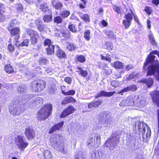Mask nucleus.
I'll return each mask as SVG.
<instances>
[{"instance_id":"nucleus-1","label":"nucleus","mask_w":159,"mask_h":159,"mask_svg":"<svg viewBox=\"0 0 159 159\" xmlns=\"http://www.w3.org/2000/svg\"><path fill=\"white\" fill-rule=\"evenodd\" d=\"M154 54L157 55L159 58V52L157 51H153L148 55L146 62L144 64V70H159V64L157 60H155V56Z\"/></svg>"},{"instance_id":"nucleus-2","label":"nucleus","mask_w":159,"mask_h":159,"mask_svg":"<svg viewBox=\"0 0 159 159\" xmlns=\"http://www.w3.org/2000/svg\"><path fill=\"white\" fill-rule=\"evenodd\" d=\"M146 126V124L143 122H141L139 121L136 122L133 126L134 133H131L129 134V138L131 141H136L137 137L136 130V126L139 131L140 133L142 135H144L145 132V129L144 126Z\"/></svg>"},{"instance_id":"nucleus-3","label":"nucleus","mask_w":159,"mask_h":159,"mask_svg":"<svg viewBox=\"0 0 159 159\" xmlns=\"http://www.w3.org/2000/svg\"><path fill=\"white\" fill-rule=\"evenodd\" d=\"M51 143L54 148L63 153L66 152L63 148L64 144L60 140V136L58 135H54L52 136L50 140Z\"/></svg>"},{"instance_id":"nucleus-4","label":"nucleus","mask_w":159,"mask_h":159,"mask_svg":"<svg viewBox=\"0 0 159 159\" xmlns=\"http://www.w3.org/2000/svg\"><path fill=\"white\" fill-rule=\"evenodd\" d=\"M46 82L43 80H36L32 81L29 84L30 89L34 92H39L45 87Z\"/></svg>"},{"instance_id":"nucleus-5","label":"nucleus","mask_w":159,"mask_h":159,"mask_svg":"<svg viewBox=\"0 0 159 159\" xmlns=\"http://www.w3.org/2000/svg\"><path fill=\"white\" fill-rule=\"evenodd\" d=\"M52 106L51 104H47L43 107L38 112L37 115L39 120L46 119L52 113Z\"/></svg>"},{"instance_id":"nucleus-6","label":"nucleus","mask_w":159,"mask_h":159,"mask_svg":"<svg viewBox=\"0 0 159 159\" xmlns=\"http://www.w3.org/2000/svg\"><path fill=\"white\" fill-rule=\"evenodd\" d=\"M119 142V138L113 135L111 136L105 143V146L111 150H113Z\"/></svg>"},{"instance_id":"nucleus-7","label":"nucleus","mask_w":159,"mask_h":159,"mask_svg":"<svg viewBox=\"0 0 159 159\" xmlns=\"http://www.w3.org/2000/svg\"><path fill=\"white\" fill-rule=\"evenodd\" d=\"M9 111L11 114L13 115H19L23 112L25 110L24 105H13L11 106L9 108Z\"/></svg>"},{"instance_id":"nucleus-8","label":"nucleus","mask_w":159,"mask_h":159,"mask_svg":"<svg viewBox=\"0 0 159 159\" xmlns=\"http://www.w3.org/2000/svg\"><path fill=\"white\" fill-rule=\"evenodd\" d=\"M23 137L22 136H17L15 138V143L18 148L22 151L27 147L28 145L27 143L24 142L23 141Z\"/></svg>"},{"instance_id":"nucleus-9","label":"nucleus","mask_w":159,"mask_h":159,"mask_svg":"<svg viewBox=\"0 0 159 159\" xmlns=\"http://www.w3.org/2000/svg\"><path fill=\"white\" fill-rule=\"evenodd\" d=\"M100 138L98 135L97 136H93L87 142V144L90 146L97 147L100 143Z\"/></svg>"},{"instance_id":"nucleus-10","label":"nucleus","mask_w":159,"mask_h":159,"mask_svg":"<svg viewBox=\"0 0 159 159\" xmlns=\"http://www.w3.org/2000/svg\"><path fill=\"white\" fill-rule=\"evenodd\" d=\"M135 96H128L126 99L123 100L119 104V105L121 107L134 105L135 103L134 99H135Z\"/></svg>"},{"instance_id":"nucleus-11","label":"nucleus","mask_w":159,"mask_h":159,"mask_svg":"<svg viewBox=\"0 0 159 159\" xmlns=\"http://www.w3.org/2000/svg\"><path fill=\"white\" fill-rule=\"evenodd\" d=\"M135 103L136 106L143 107L146 105V100L145 98L143 97H139V95L136 96Z\"/></svg>"},{"instance_id":"nucleus-12","label":"nucleus","mask_w":159,"mask_h":159,"mask_svg":"<svg viewBox=\"0 0 159 159\" xmlns=\"http://www.w3.org/2000/svg\"><path fill=\"white\" fill-rule=\"evenodd\" d=\"M153 102L156 104L158 107H159V91L155 90L150 93Z\"/></svg>"},{"instance_id":"nucleus-13","label":"nucleus","mask_w":159,"mask_h":159,"mask_svg":"<svg viewBox=\"0 0 159 159\" xmlns=\"http://www.w3.org/2000/svg\"><path fill=\"white\" fill-rule=\"evenodd\" d=\"M25 134L28 139H33L35 136V133L33 129L29 127H27L25 129Z\"/></svg>"},{"instance_id":"nucleus-14","label":"nucleus","mask_w":159,"mask_h":159,"mask_svg":"<svg viewBox=\"0 0 159 159\" xmlns=\"http://www.w3.org/2000/svg\"><path fill=\"white\" fill-rule=\"evenodd\" d=\"M115 93V91L106 92L104 90H102L97 94L95 96V98H98L102 97H110L112 96Z\"/></svg>"},{"instance_id":"nucleus-15","label":"nucleus","mask_w":159,"mask_h":159,"mask_svg":"<svg viewBox=\"0 0 159 159\" xmlns=\"http://www.w3.org/2000/svg\"><path fill=\"white\" fill-rule=\"evenodd\" d=\"M75 111L74 108L72 106H69L62 112L61 115V118H64L69 114L72 113Z\"/></svg>"},{"instance_id":"nucleus-16","label":"nucleus","mask_w":159,"mask_h":159,"mask_svg":"<svg viewBox=\"0 0 159 159\" xmlns=\"http://www.w3.org/2000/svg\"><path fill=\"white\" fill-rule=\"evenodd\" d=\"M102 101L101 100H99L97 101H93L88 103V107L89 108L93 107H97L102 103Z\"/></svg>"},{"instance_id":"nucleus-17","label":"nucleus","mask_w":159,"mask_h":159,"mask_svg":"<svg viewBox=\"0 0 159 159\" xmlns=\"http://www.w3.org/2000/svg\"><path fill=\"white\" fill-rule=\"evenodd\" d=\"M139 82L145 84L148 88L151 87L153 84V80L151 78L143 79L139 81Z\"/></svg>"},{"instance_id":"nucleus-18","label":"nucleus","mask_w":159,"mask_h":159,"mask_svg":"<svg viewBox=\"0 0 159 159\" xmlns=\"http://www.w3.org/2000/svg\"><path fill=\"white\" fill-rule=\"evenodd\" d=\"M35 23L37 26L38 30L40 31H42L44 30H46L43 22L39 20H35Z\"/></svg>"},{"instance_id":"nucleus-19","label":"nucleus","mask_w":159,"mask_h":159,"mask_svg":"<svg viewBox=\"0 0 159 159\" xmlns=\"http://www.w3.org/2000/svg\"><path fill=\"white\" fill-rule=\"evenodd\" d=\"M63 125V122L56 124L54 126H52L50 130L49 133L50 134L52 133L54 131L59 129L60 128H61Z\"/></svg>"},{"instance_id":"nucleus-20","label":"nucleus","mask_w":159,"mask_h":159,"mask_svg":"<svg viewBox=\"0 0 159 159\" xmlns=\"http://www.w3.org/2000/svg\"><path fill=\"white\" fill-rule=\"evenodd\" d=\"M52 6L57 10H60L63 7V4L58 2H56L55 0H53L52 2Z\"/></svg>"},{"instance_id":"nucleus-21","label":"nucleus","mask_w":159,"mask_h":159,"mask_svg":"<svg viewBox=\"0 0 159 159\" xmlns=\"http://www.w3.org/2000/svg\"><path fill=\"white\" fill-rule=\"evenodd\" d=\"M57 53L56 55L59 57L63 58L65 56V54L63 51L59 48L58 45L56 46Z\"/></svg>"},{"instance_id":"nucleus-22","label":"nucleus","mask_w":159,"mask_h":159,"mask_svg":"<svg viewBox=\"0 0 159 159\" xmlns=\"http://www.w3.org/2000/svg\"><path fill=\"white\" fill-rule=\"evenodd\" d=\"M43 101L42 98L40 97H38L33 100V104L35 105L36 106H39L42 104Z\"/></svg>"},{"instance_id":"nucleus-23","label":"nucleus","mask_w":159,"mask_h":159,"mask_svg":"<svg viewBox=\"0 0 159 159\" xmlns=\"http://www.w3.org/2000/svg\"><path fill=\"white\" fill-rule=\"evenodd\" d=\"M111 66L116 69H122L123 67V64L122 62L117 61L111 64Z\"/></svg>"},{"instance_id":"nucleus-24","label":"nucleus","mask_w":159,"mask_h":159,"mask_svg":"<svg viewBox=\"0 0 159 159\" xmlns=\"http://www.w3.org/2000/svg\"><path fill=\"white\" fill-rule=\"evenodd\" d=\"M7 30L10 31V34L12 36L18 35L20 32V29L18 27L14 28L11 30L9 27H7Z\"/></svg>"},{"instance_id":"nucleus-25","label":"nucleus","mask_w":159,"mask_h":159,"mask_svg":"<svg viewBox=\"0 0 159 159\" xmlns=\"http://www.w3.org/2000/svg\"><path fill=\"white\" fill-rule=\"evenodd\" d=\"M33 95L32 94L25 95L22 97V103H25L30 99L33 97Z\"/></svg>"},{"instance_id":"nucleus-26","label":"nucleus","mask_w":159,"mask_h":159,"mask_svg":"<svg viewBox=\"0 0 159 159\" xmlns=\"http://www.w3.org/2000/svg\"><path fill=\"white\" fill-rule=\"evenodd\" d=\"M18 91L20 94H24L26 93L27 87L26 86L22 85L19 86L18 88Z\"/></svg>"},{"instance_id":"nucleus-27","label":"nucleus","mask_w":159,"mask_h":159,"mask_svg":"<svg viewBox=\"0 0 159 159\" xmlns=\"http://www.w3.org/2000/svg\"><path fill=\"white\" fill-rule=\"evenodd\" d=\"M29 43V39H26L23 40L20 43L17 44L15 43V45L17 47H23V46H28Z\"/></svg>"},{"instance_id":"nucleus-28","label":"nucleus","mask_w":159,"mask_h":159,"mask_svg":"<svg viewBox=\"0 0 159 159\" xmlns=\"http://www.w3.org/2000/svg\"><path fill=\"white\" fill-rule=\"evenodd\" d=\"M66 48L69 51H72L75 49L76 47L73 43H68L66 44Z\"/></svg>"},{"instance_id":"nucleus-29","label":"nucleus","mask_w":159,"mask_h":159,"mask_svg":"<svg viewBox=\"0 0 159 159\" xmlns=\"http://www.w3.org/2000/svg\"><path fill=\"white\" fill-rule=\"evenodd\" d=\"M26 32L27 34L30 37H34V36H36L38 35L36 31L30 29H27L26 30Z\"/></svg>"},{"instance_id":"nucleus-30","label":"nucleus","mask_w":159,"mask_h":159,"mask_svg":"<svg viewBox=\"0 0 159 159\" xmlns=\"http://www.w3.org/2000/svg\"><path fill=\"white\" fill-rule=\"evenodd\" d=\"M54 47L53 45L50 44L47 48V51L48 55L52 54L54 52Z\"/></svg>"},{"instance_id":"nucleus-31","label":"nucleus","mask_w":159,"mask_h":159,"mask_svg":"<svg viewBox=\"0 0 159 159\" xmlns=\"http://www.w3.org/2000/svg\"><path fill=\"white\" fill-rule=\"evenodd\" d=\"M84 37L87 41H89L90 39V31L89 30H85L84 33Z\"/></svg>"},{"instance_id":"nucleus-32","label":"nucleus","mask_w":159,"mask_h":159,"mask_svg":"<svg viewBox=\"0 0 159 159\" xmlns=\"http://www.w3.org/2000/svg\"><path fill=\"white\" fill-rule=\"evenodd\" d=\"M44 156L46 159H50L52 157V154L49 150H45L44 152Z\"/></svg>"},{"instance_id":"nucleus-33","label":"nucleus","mask_w":159,"mask_h":159,"mask_svg":"<svg viewBox=\"0 0 159 159\" xmlns=\"http://www.w3.org/2000/svg\"><path fill=\"white\" fill-rule=\"evenodd\" d=\"M76 59L77 61L81 63L84 62L86 60L85 57L82 55L77 56L76 57Z\"/></svg>"},{"instance_id":"nucleus-34","label":"nucleus","mask_w":159,"mask_h":159,"mask_svg":"<svg viewBox=\"0 0 159 159\" xmlns=\"http://www.w3.org/2000/svg\"><path fill=\"white\" fill-rule=\"evenodd\" d=\"M15 7L17 11L18 12H22L23 10V6L20 3H17L16 4Z\"/></svg>"},{"instance_id":"nucleus-35","label":"nucleus","mask_w":159,"mask_h":159,"mask_svg":"<svg viewBox=\"0 0 159 159\" xmlns=\"http://www.w3.org/2000/svg\"><path fill=\"white\" fill-rule=\"evenodd\" d=\"M105 48L109 50H111L113 48V46L112 43L110 42H106L105 44Z\"/></svg>"},{"instance_id":"nucleus-36","label":"nucleus","mask_w":159,"mask_h":159,"mask_svg":"<svg viewBox=\"0 0 159 159\" xmlns=\"http://www.w3.org/2000/svg\"><path fill=\"white\" fill-rule=\"evenodd\" d=\"M80 16L83 20L86 21H89V16L87 14H83L82 13H80Z\"/></svg>"},{"instance_id":"nucleus-37","label":"nucleus","mask_w":159,"mask_h":159,"mask_svg":"<svg viewBox=\"0 0 159 159\" xmlns=\"http://www.w3.org/2000/svg\"><path fill=\"white\" fill-rule=\"evenodd\" d=\"M70 13L69 11L65 10L61 12L60 15L63 18H66L70 14Z\"/></svg>"},{"instance_id":"nucleus-38","label":"nucleus","mask_w":159,"mask_h":159,"mask_svg":"<svg viewBox=\"0 0 159 159\" xmlns=\"http://www.w3.org/2000/svg\"><path fill=\"white\" fill-rule=\"evenodd\" d=\"M40 8L41 10L43 12L46 11L48 9V6L47 3H42L40 7Z\"/></svg>"},{"instance_id":"nucleus-39","label":"nucleus","mask_w":159,"mask_h":159,"mask_svg":"<svg viewBox=\"0 0 159 159\" xmlns=\"http://www.w3.org/2000/svg\"><path fill=\"white\" fill-rule=\"evenodd\" d=\"M62 93L65 95H72L75 94V90H70L68 92H66L65 91L62 90Z\"/></svg>"},{"instance_id":"nucleus-40","label":"nucleus","mask_w":159,"mask_h":159,"mask_svg":"<svg viewBox=\"0 0 159 159\" xmlns=\"http://www.w3.org/2000/svg\"><path fill=\"white\" fill-rule=\"evenodd\" d=\"M68 28L70 31L73 32L75 33L76 32L77 29L74 24L70 23L68 26Z\"/></svg>"},{"instance_id":"nucleus-41","label":"nucleus","mask_w":159,"mask_h":159,"mask_svg":"<svg viewBox=\"0 0 159 159\" xmlns=\"http://www.w3.org/2000/svg\"><path fill=\"white\" fill-rule=\"evenodd\" d=\"M123 24L125 27V29H128L131 24L130 21H128L125 20H124L123 21Z\"/></svg>"},{"instance_id":"nucleus-42","label":"nucleus","mask_w":159,"mask_h":159,"mask_svg":"<svg viewBox=\"0 0 159 159\" xmlns=\"http://www.w3.org/2000/svg\"><path fill=\"white\" fill-rule=\"evenodd\" d=\"M52 15H46L44 16L43 20L45 22H48L52 20Z\"/></svg>"},{"instance_id":"nucleus-43","label":"nucleus","mask_w":159,"mask_h":159,"mask_svg":"<svg viewBox=\"0 0 159 159\" xmlns=\"http://www.w3.org/2000/svg\"><path fill=\"white\" fill-rule=\"evenodd\" d=\"M125 20L128 21H130L131 23L133 19V16L131 14L128 13L125 15Z\"/></svg>"},{"instance_id":"nucleus-44","label":"nucleus","mask_w":159,"mask_h":159,"mask_svg":"<svg viewBox=\"0 0 159 159\" xmlns=\"http://www.w3.org/2000/svg\"><path fill=\"white\" fill-rule=\"evenodd\" d=\"M137 75H138V74H135L134 73H133L131 74L127 78H126V80H128L130 79H133L135 77H138V76H137Z\"/></svg>"},{"instance_id":"nucleus-45","label":"nucleus","mask_w":159,"mask_h":159,"mask_svg":"<svg viewBox=\"0 0 159 159\" xmlns=\"http://www.w3.org/2000/svg\"><path fill=\"white\" fill-rule=\"evenodd\" d=\"M38 35H37V36H34V37H31V43L32 44L35 45V44L37 43L38 41Z\"/></svg>"},{"instance_id":"nucleus-46","label":"nucleus","mask_w":159,"mask_h":159,"mask_svg":"<svg viewBox=\"0 0 159 159\" xmlns=\"http://www.w3.org/2000/svg\"><path fill=\"white\" fill-rule=\"evenodd\" d=\"M113 9L118 14H121V8L118 6H114L113 7Z\"/></svg>"},{"instance_id":"nucleus-47","label":"nucleus","mask_w":159,"mask_h":159,"mask_svg":"<svg viewBox=\"0 0 159 159\" xmlns=\"http://www.w3.org/2000/svg\"><path fill=\"white\" fill-rule=\"evenodd\" d=\"M77 72L79 74H81V76L84 77L86 76L88 74L86 70H77Z\"/></svg>"},{"instance_id":"nucleus-48","label":"nucleus","mask_w":159,"mask_h":159,"mask_svg":"<svg viewBox=\"0 0 159 159\" xmlns=\"http://www.w3.org/2000/svg\"><path fill=\"white\" fill-rule=\"evenodd\" d=\"M62 19L60 16H57L54 19V21L57 23H60L62 21Z\"/></svg>"},{"instance_id":"nucleus-49","label":"nucleus","mask_w":159,"mask_h":159,"mask_svg":"<svg viewBox=\"0 0 159 159\" xmlns=\"http://www.w3.org/2000/svg\"><path fill=\"white\" fill-rule=\"evenodd\" d=\"M6 6L2 3H0V13L5 12Z\"/></svg>"},{"instance_id":"nucleus-50","label":"nucleus","mask_w":159,"mask_h":159,"mask_svg":"<svg viewBox=\"0 0 159 159\" xmlns=\"http://www.w3.org/2000/svg\"><path fill=\"white\" fill-rule=\"evenodd\" d=\"M51 43V41L50 39H47L44 41V45L45 46H48V47L50 45V44H52Z\"/></svg>"},{"instance_id":"nucleus-51","label":"nucleus","mask_w":159,"mask_h":159,"mask_svg":"<svg viewBox=\"0 0 159 159\" xmlns=\"http://www.w3.org/2000/svg\"><path fill=\"white\" fill-rule=\"evenodd\" d=\"M106 34L109 38H113L114 37V35L113 32L110 31H107Z\"/></svg>"},{"instance_id":"nucleus-52","label":"nucleus","mask_w":159,"mask_h":159,"mask_svg":"<svg viewBox=\"0 0 159 159\" xmlns=\"http://www.w3.org/2000/svg\"><path fill=\"white\" fill-rule=\"evenodd\" d=\"M129 91H135L137 89V86L135 85H132L131 86H129Z\"/></svg>"},{"instance_id":"nucleus-53","label":"nucleus","mask_w":159,"mask_h":159,"mask_svg":"<svg viewBox=\"0 0 159 159\" xmlns=\"http://www.w3.org/2000/svg\"><path fill=\"white\" fill-rule=\"evenodd\" d=\"M157 70H148L147 72V76L148 75H156L155 72H156Z\"/></svg>"},{"instance_id":"nucleus-54","label":"nucleus","mask_w":159,"mask_h":159,"mask_svg":"<svg viewBox=\"0 0 159 159\" xmlns=\"http://www.w3.org/2000/svg\"><path fill=\"white\" fill-rule=\"evenodd\" d=\"M8 49L10 52H11L14 51L15 48L11 44H10L8 45Z\"/></svg>"},{"instance_id":"nucleus-55","label":"nucleus","mask_w":159,"mask_h":159,"mask_svg":"<svg viewBox=\"0 0 159 159\" xmlns=\"http://www.w3.org/2000/svg\"><path fill=\"white\" fill-rule=\"evenodd\" d=\"M148 38L151 41L152 44H154L155 42V39L152 34L148 35Z\"/></svg>"},{"instance_id":"nucleus-56","label":"nucleus","mask_w":159,"mask_h":159,"mask_svg":"<svg viewBox=\"0 0 159 159\" xmlns=\"http://www.w3.org/2000/svg\"><path fill=\"white\" fill-rule=\"evenodd\" d=\"M144 11L148 15H150L151 13V8L149 7H146L144 9Z\"/></svg>"},{"instance_id":"nucleus-57","label":"nucleus","mask_w":159,"mask_h":159,"mask_svg":"<svg viewBox=\"0 0 159 159\" xmlns=\"http://www.w3.org/2000/svg\"><path fill=\"white\" fill-rule=\"evenodd\" d=\"M67 100L68 101V102H74L76 101L72 97H68L67 98Z\"/></svg>"},{"instance_id":"nucleus-58","label":"nucleus","mask_w":159,"mask_h":159,"mask_svg":"<svg viewBox=\"0 0 159 159\" xmlns=\"http://www.w3.org/2000/svg\"><path fill=\"white\" fill-rule=\"evenodd\" d=\"M111 84L113 87H116L119 85L118 83L116 81H113L111 82Z\"/></svg>"},{"instance_id":"nucleus-59","label":"nucleus","mask_w":159,"mask_h":159,"mask_svg":"<svg viewBox=\"0 0 159 159\" xmlns=\"http://www.w3.org/2000/svg\"><path fill=\"white\" fill-rule=\"evenodd\" d=\"M75 159H86L83 156L75 155L74 158Z\"/></svg>"},{"instance_id":"nucleus-60","label":"nucleus","mask_w":159,"mask_h":159,"mask_svg":"<svg viewBox=\"0 0 159 159\" xmlns=\"http://www.w3.org/2000/svg\"><path fill=\"white\" fill-rule=\"evenodd\" d=\"M65 81L68 84H70L71 82V79L70 78L67 77L65 79Z\"/></svg>"},{"instance_id":"nucleus-61","label":"nucleus","mask_w":159,"mask_h":159,"mask_svg":"<svg viewBox=\"0 0 159 159\" xmlns=\"http://www.w3.org/2000/svg\"><path fill=\"white\" fill-rule=\"evenodd\" d=\"M100 24L102 25L103 27L107 26V23L104 20H102L100 22Z\"/></svg>"},{"instance_id":"nucleus-62","label":"nucleus","mask_w":159,"mask_h":159,"mask_svg":"<svg viewBox=\"0 0 159 159\" xmlns=\"http://www.w3.org/2000/svg\"><path fill=\"white\" fill-rule=\"evenodd\" d=\"M125 68L126 70H130L134 68V66L132 64H129L126 66Z\"/></svg>"},{"instance_id":"nucleus-63","label":"nucleus","mask_w":159,"mask_h":159,"mask_svg":"<svg viewBox=\"0 0 159 159\" xmlns=\"http://www.w3.org/2000/svg\"><path fill=\"white\" fill-rule=\"evenodd\" d=\"M5 20V16L4 15L0 13V22H2Z\"/></svg>"},{"instance_id":"nucleus-64","label":"nucleus","mask_w":159,"mask_h":159,"mask_svg":"<svg viewBox=\"0 0 159 159\" xmlns=\"http://www.w3.org/2000/svg\"><path fill=\"white\" fill-rule=\"evenodd\" d=\"M155 75H154L156 79L159 81V70H157L155 72Z\"/></svg>"}]
</instances>
